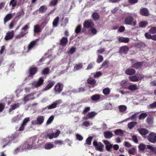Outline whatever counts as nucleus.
Listing matches in <instances>:
<instances>
[{
	"label": "nucleus",
	"mask_w": 156,
	"mask_h": 156,
	"mask_svg": "<svg viewBox=\"0 0 156 156\" xmlns=\"http://www.w3.org/2000/svg\"><path fill=\"white\" fill-rule=\"evenodd\" d=\"M130 80L133 82H137L138 81V76L137 75H136L133 76H130L129 77Z\"/></svg>",
	"instance_id": "f704fd0d"
},
{
	"label": "nucleus",
	"mask_w": 156,
	"mask_h": 156,
	"mask_svg": "<svg viewBox=\"0 0 156 156\" xmlns=\"http://www.w3.org/2000/svg\"><path fill=\"white\" fill-rule=\"evenodd\" d=\"M118 108L119 112L121 113V115L126 114L127 113L126 111L127 107L126 105H119L118 106Z\"/></svg>",
	"instance_id": "f8f14e48"
},
{
	"label": "nucleus",
	"mask_w": 156,
	"mask_h": 156,
	"mask_svg": "<svg viewBox=\"0 0 156 156\" xmlns=\"http://www.w3.org/2000/svg\"><path fill=\"white\" fill-rule=\"evenodd\" d=\"M124 23L127 25L135 26L136 24V22L133 17L129 16L126 17L124 20Z\"/></svg>",
	"instance_id": "f257e3e1"
},
{
	"label": "nucleus",
	"mask_w": 156,
	"mask_h": 156,
	"mask_svg": "<svg viewBox=\"0 0 156 156\" xmlns=\"http://www.w3.org/2000/svg\"><path fill=\"white\" fill-rule=\"evenodd\" d=\"M59 17L57 16L54 20L53 22V26L54 27H56L57 26L58 24L59 21Z\"/></svg>",
	"instance_id": "79ce46f5"
},
{
	"label": "nucleus",
	"mask_w": 156,
	"mask_h": 156,
	"mask_svg": "<svg viewBox=\"0 0 156 156\" xmlns=\"http://www.w3.org/2000/svg\"><path fill=\"white\" fill-rule=\"evenodd\" d=\"M54 116L53 115L51 116L48 120L47 122V124H49L51 123L54 119Z\"/></svg>",
	"instance_id": "680f3d73"
},
{
	"label": "nucleus",
	"mask_w": 156,
	"mask_h": 156,
	"mask_svg": "<svg viewBox=\"0 0 156 156\" xmlns=\"http://www.w3.org/2000/svg\"><path fill=\"white\" fill-rule=\"evenodd\" d=\"M30 118L29 117H27L25 118L23 120L22 124L23 125H24L25 126H26V124L27 123L29 122L30 120Z\"/></svg>",
	"instance_id": "69168bd1"
},
{
	"label": "nucleus",
	"mask_w": 156,
	"mask_h": 156,
	"mask_svg": "<svg viewBox=\"0 0 156 156\" xmlns=\"http://www.w3.org/2000/svg\"><path fill=\"white\" fill-rule=\"evenodd\" d=\"M139 133L142 135H145L148 133V131L144 128L139 129L138 130Z\"/></svg>",
	"instance_id": "c85d7f7f"
},
{
	"label": "nucleus",
	"mask_w": 156,
	"mask_h": 156,
	"mask_svg": "<svg viewBox=\"0 0 156 156\" xmlns=\"http://www.w3.org/2000/svg\"><path fill=\"white\" fill-rule=\"evenodd\" d=\"M92 16L93 19L95 20H98L99 17V14L96 12L92 14Z\"/></svg>",
	"instance_id": "864d4df0"
},
{
	"label": "nucleus",
	"mask_w": 156,
	"mask_h": 156,
	"mask_svg": "<svg viewBox=\"0 0 156 156\" xmlns=\"http://www.w3.org/2000/svg\"><path fill=\"white\" fill-rule=\"evenodd\" d=\"M147 149L149 150L151 153L152 154L155 153L156 151L155 148L154 147L150 145H147Z\"/></svg>",
	"instance_id": "473e14b6"
},
{
	"label": "nucleus",
	"mask_w": 156,
	"mask_h": 156,
	"mask_svg": "<svg viewBox=\"0 0 156 156\" xmlns=\"http://www.w3.org/2000/svg\"><path fill=\"white\" fill-rule=\"evenodd\" d=\"M135 70L131 68L128 69H127L125 71L126 74L128 75H132L135 73Z\"/></svg>",
	"instance_id": "cd10ccee"
},
{
	"label": "nucleus",
	"mask_w": 156,
	"mask_h": 156,
	"mask_svg": "<svg viewBox=\"0 0 156 156\" xmlns=\"http://www.w3.org/2000/svg\"><path fill=\"white\" fill-rule=\"evenodd\" d=\"M60 133V131L58 130H57L56 132L54 134V133L48 134L47 136L50 139H52L53 138H56L57 137Z\"/></svg>",
	"instance_id": "2eb2a0df"
},
{
	"label": "nucleus",
	"mask_w": 156,
	"mask_h": 156,
	"mask_svg": "<svg viewBox=\"0 0 156 156\" xmlns=\"http://www.w3.org/2000/svg\"><path fill=\"white\" fill-rule=\"evenodd\" d=\"M47 9V7L46 5H42L39 8V10L40 12L43 13L45 12Z\"/></svg>",
	"instance_id": "4c0bfd02"
},
{
	"label": "nucleus",
	"mask_w": 156,
	"mask_h": 156,
	"mask_svg": "<svg viewBox=\"0 0 156 156\" xmlns=\"http://www.w3.org/2000/svg\"><path fill=\"white\" fill-rule=\"evenodd\" d=\"M137 124L136 122H131L129 123L128 124V126L129 129H132Z\"/></svg>",
	"instance_id": "49530a36"
},
{
	"label": "nucleus",
	"mask_w": 156,
	"mask_h": 156,
	"mask_svg": "<svg viewBox=\"0 0 156 156\" xmlns=\"http://www.w3.org/2000/svg\"><path fill=\"white\" fill-rule=\"evenodd\" d=\"M103 60V58L102 56L98 55L97 62L98 63H100Z\"/></svg>",
	"instance_id": "5fc2aeb1"
},
{
	"label": "nucleus",
	"mask_w": 156,
	"mask_h": 156,
	"mask_svg": "<svg viewBox=\"0 0 156 156\" xmlns=\"http://www.w3.org/2000/svg\"><path fill=\"white\" fill-rule=\"evenodd\" d=\"M142 65V63L141 62H136L134 64L133 67L136 69H138Z\"/></svg>",
	"instance_id": "3c124183"
},
{
	"label": "nucleus",
	"mask_w": 156,
	"mask_h": 156,
	"mask_svg": "<svg viewBox=\"0 0 156 156\" xmlns=\"http://www.w3.org/2000/svg\"><path fill=\"white\" fill-rule=\"evenodd\" d=\"M140 13L141 15L145 16H147L149 14L148 9L146 8L141 9L140 11Z\"/></svg>",
	"instance_id": "a878e982"
},
{
	"label": "nucleus",
	"mask_w": 156,
	"mask_h": 156,
	"mask_svg": "<svg viewBox=\"0 0 156 156\" xmlns=\"http://www.w3.org/2000/svg\"><path fill=\"white\" fill-rule=\"evenodd\" d=\"M147 145L143 144H141L138 146L139 150L140 151H143L145 149H147Z\"/></svg>",
	"instance_id": "e433bc0d"
},
{
	"label": "nucleus",
	"mask_w": 156,
	"mask_h": 156,
	"mask_svg": "<svg viewBox=\"0 0 156 156\" xmlns=\"http://www.w3.org/2000/svg\"><path fill=\"white\" fill-rule=\"evenodd\" d=\"M44 116H38L36 119V120H32L31 122L32 124L36 125H41L44 122Z\"/></svg>",
	"instance_id": "20e7f679"
},
{
	"label": "nucleus",
	"mask_w": 156,
	"mask_h": 156,
	"mask_svg": "<svg viewBox=\"0 0 156 156\" xmlns=\"http://www.w3.org/2000/svg\"><path fill=\"white\" fill-rule=\"evenodd\" d=\"M111 90L108 87H106L103 90V93L105 95H108L109 94Z\"/></svg>",
	"instance_id": "58836bf2"
},
{
	"label": "nucleus",
	"mask_w": 156,
	"mask_h": 156,
	"mask_svg": "<svg viewBox=\"0 0 156 156\" xmlns=\"http://www.w3.org/2000/svg\"><path fill=\"white\" fill-rule=\"evenodd\" d=\"M87 82L90 84H94L96 83V81L94 79L90 78L87 80Z\"/></svg>",
	"instance_id": "8fccbe9b"
},
{
	"label": "nucleus",
	"mask_w": 156,
	"mask_h": 156,
	"mask_svg": "<svg viewBox=\"0 0 156 156\" xmlns=\"http://www.w3.org/2000/svg\"><path fill=\"white\" fill-rule=\"evenodd\" d=\"M92 125V123H90L89 121H85L83 122V125L85 126L86 127H88L90 125Z\"/></svg>",
	"instance_id": "13d9d810"
},
{
	"label": "nucleus",
	"mask_w": 156,
	"mask_h": 156,
	"mask_svg": "<svg viewBox=\"0 0 156 156\" xmlns=\"http://www.w3.org/2000/svg\"><path fill=\"white\" fill-rule=\"evenodd\" d=\"M147 116V115L146 113H142L140 115L139 117L140 119H144Z\"/></svg>",
	"instance_id": "774afa93"
},
{
	"label": "nucleus",
	"mask_w": 156,
	"mask_h": 156,
	"mask_svg": "<svg viewBox=\"0 0 156 156\" xmlns=\"http://www.w3.org/2000/svg\"><path fill=\"white\" fill-rule=\"evenodd\" d=\"M119 40L121 42L127 43L129 41V39L128 37H121L119 38Z\"/></svg>",
	"instance_id": "72a5a7b5"
},
{
	"label": "nucleus",
	"mask_w": 156,
	"mask_h": 156,
	"mask_svg": "<svg viewBox=\"0 0 156 156\" xmlns=\"http://www.w3.org/2000/svg\"><path fill=\"white\" fill-rule=\"evenodd\" d=\"M93 145L95 147V148L100 151H102L104 148V145L101 142H98L94 141L93 142Z\"/></svg>",
	"instance_id": "423d86ee"
},
{
	"label": "nucleus",
	"mask_w": 156,
	"mask_h": 156,
	"mask_svg": "<svg viewBox=\"0 0 156 156\" xmlns=\"http://www.w3.org/2000/svg\"><path fill=\"white\" fill-rule=\"evenodd\" d=\"M104 136L106 138H110L112 136V133L110 131H106L104 133Z\"/></svg>",
	"instance_id": "2f4dec72"
},
{
	"label": "nucleus",
	"mask_w": 156,
	"mask_h": 156,
	"mask_svg": "<svg viewBox=\"0 0 156 156\" xmlns=\"http://www.w3.org/2000/svg\"><path fill=\"white\" fill-rule=\"evenodd\" d=\"M128 81L127 80H122L120 83L121 86L124 88L127 89L128 83Z\"/></svg>",
	"instance_id": "bb28decb"
},
{
	"label": "nucleus",
	"mask_w": 156,
	"mask_h": 156,
	"mask_svg": "<svg viewBox=\"0 0 156 156\" xmlns=\"http://www.w3.org/2000/svg\"><path fill=\"white\" fill-rule=\"evenodd\" d=\"M37 70V68L36 67H31L29 69V74L28 76V79L30 78L31 79L33 78V76L35 75Z\"/></svg>",
	"instance_id": "1a4fd4ad"
},
{
	"label": "nucleus",
	"mask_w": 156,
	"mask_h": 156,
	"mask_svg": "<svg viewBox=\"0 0 156 156\" xmlns=\"http://www.w3.org/2000/svg\"><path fill=\"white\" fill-rule=\"evenodd\" d=\"M115 134L118 136H122L124 133V131L121 129H117L115 130Z\"/></svg>",
	"instance_id": "c9c22d12"
},
{
	"label": "nucleus",
	"mask_w": 156,
	"mask_h": 156,
	"mask_svg": "<svg viewBox=\"0 0 156 156\" xmlns=\"http://www.w3.org/2000/svg\"><path fill=\"white\" fill-rule=\"evenodd\" d=\"M83 26L87 28L92 27L94 26V23L91 20H86L84 22Z\"/></svg>",
	"instance_id": "ddd939ff"
},
{
	"label": "nucleus",
	"mask_w": 156,
	"mask_h": 156,
	"mask_svg": "<svg viewBox=\"0 0 156 156\" xmlns=\"http://www.w3.org/2000/svg\"><path fill=\"white\" fill-rule=\"evenodd\" d=\"M62 103V101L61 99L56 100L51 105L47 106L46 108L49 109L55 108L56 107L57 105H59Z\"/></svg>",
	"instance_id": "9d476101"
},
{
	"label": "nucleus",
	"mask_w": 156,
	"mask_h": 156,
	"mask_svg": "<svg viewBox=\"0 0 156 156\" xmlns=\"http://www.w3.org/2000/svg\"><path fill=\"white\" fill-rule=\"evenodd\" d=\"M34 94V93H33L28 95H25L23 101L24 102V104L29 100L34 99V97L33 96Z\"/></svg>",
	"instance_id": "6e6552de"
},
{
	"label": "nucleus",
	"mask_w": 156,
	"mask_h": 156,
	"mask_svg": "<svg viewBox=\"0 0 156 156\" xmlns=\"http://www.w3.org/2000/svg\"><path fill=\"white\" fill-rule=\"evenodd\" d=\"M23 151L24 150H30L31 149L30 144L27 142L21 145Z\"/></svg>",
	"instance_id": "412c9836"
},
{
	"label": "nucleus",
	"mask_w": 156,
	"mask_h": 156,
	"mask_svg": "<svg viewBox=\"0 0 156 156\" xmlns=\"http://www.w3.org/2000/svg\"><path fill=\"white\" fill-rule=\"evenodd\" d=\"M13 137H7L4 140H3V144H5L3 146L2 148L5 147V146L10 143L11 142V140H12L13 139Z\"/></svg>",
	"instance_id": "f3484780"
},
{
	"label": "nucleus",
	"mask_w": 156,
	"mask_h": 156,
	"mask_svg": "<svg viewBox=\"0 0 156 156\" xmlns=\"http://www.w3.org/2000/svg\"><path fill=\"white\" fill-rule=\"evenodd\" d=\"M148 140L151 143H155L156 142V133H151L148 135L147 137Z\"/></svg>",
	"instance_id": "39448f33"
},
{
	"label": "nucleus",
	"mask_w": 156,
	"mask_h": 156,
	"mask_svg": "<svg viewBox=\"0 0 156 156\" xmlns=\"http://www.w3.org/2000/svg\"><path fill=\"white\" fill-rule=\"evenodd\" d=\"M63 85L62 84L58 83L55 86V91L56 92L60 93L62 90Z\"/></svg>",
	"instance_id": "dca6fc26"
},
{
	"label": "nucleus",
	"mask_w": 156,
	"mask_h": 156,
	"mask_svg": "<svg viewBox=\"0 0 156 156\" xmlns=\"http://www.w3.org/2000/svg\"><path fill=\"white\" fill-rule=\"evenodd\" d=\"M44 80L42 77H40L38 81H33L31 83V87L33 88H37L43 84Z\"/></svg>",
	"instance_id": "f03ea898"
},
{
	"label": "nucleus",
	"mask_w": 156,
	"mask_h": 156,
	"mask_svg": "<svg viewBox=\"0 0 156 156\" xmlns=\"http://www.w3.org/2000/svg\"><path fill=\"white\" fill-rule=\"evenodd\" d=\"M58 0H52L50 3V5L51 6L56 5L58 2Z\"/></svg>",
	"instance_id": "0e129e2a"
},
{
	"label": "nucleus",
	"mask_w": 156,
	"mask_h": 156,
	"mask_svg": "<svg viewBox=\"0 0 156 156\" xmlns=\"http://www.w3.org/2000/svg\"><path fill=\"white\" fill-rule=\"evenodd\" d=\"M97 114V113L94 112H92L88 113L86 116H84L83 118L85 120L88 119H91L94 117Z\"/></svg>",
	"instance_id": "9b49d317"
},
{
	"label": "nucleus",
	"mask_w": 156,
	"mask_h": 156,
	"mask_svg": "<svg viewBox=\"0 0 156 156\" xmlns=\"http://www.w3.org/2000/svg\"><path fill=\"white\" fill-rule=\"evenodd\" d=\"M38 140L37 139L35 138H30L29 140V144H30V147H31V149H34L36 146L37 145V143Z\"/></svg>",
	"instance_id": "0eeeda50"
},
{
	"label": "nucleus",
	"mask_w": 156,
	"mask_h": 156,
	"mask_svg": "<svg viewBox=\"0 0 156 156\" xmlns=\"http://www.w3.org/2000/svg\"><path fill=\"white\" fill-rule=\"evenodd\" d=\"M55 84L54 81H49L45 87L43 89V91H45L49 90Z\"/></svg>",
	"instance_id": "4468645a"
},
{
	"label": "nucleus",
	"mask_w": 156,
	"mask_h": 156,
	"mask_svg": "<svg viewBox=\"0 0 156 156\" xmlns=\"http://www.w3.org/2000/svg\"><path fill=\"white\" fill-rule=\"evenodd\" d=\"M68 41L67 38L65 37H63L60 40V44L62 46H65L67 44Z\"/></svg>",
	"instance_id": "c756f323"
},
{
	"label": "nucleus",
	"mask_w": 156,
	"mask_h": 156,
	"mask_svg": "<svg viewBox=\"0 0 156 156\" xmlns=\"http://www.w3.org/2000/svg\"><path fill=\"white\" fill-rule=\"evenodd\" d=\"M15 13H9L4 18V23H5L6 22L10 20L14 16Z\"/></svg>",
	"instance_id": "4be33fe9"
},
{
	"label": "nucleus",
	"mask_w": 156,
	"mask_h": 156,
	"mask_svg": "<svg viewBox=\"0 0 156 156\" xmlns=\"http://www.w3.org/2000/svg\"><path fill=\"white\" fill-rule=\"evenodd\" d=\"M129 51V48L127 46H124L121 47L119 52L120 53L126 54Z\"/></svg>",
	"instance_id": "5701e85b"
},
{
	"label": "nucleus",
	"mask_w": 156,
	"mask_h": 156,
	"mask_svg": "<svg viewBox=\"0 0 156 156\" xmlns=\"http://www.w3.org/2000/svg\"><path fill=\"white\" fill-rule=\"evenodd\" d=\"M149 32L152 34L156 33V27H151L149 30Z\"/></svg>",
	"instance_id": "052dcab7"
},
{
	"label": "nucleus",
	"mask_w": 156,
	"mask_h": 156,
	"mask_svg": "<svg viewBox=\"0 0 156 156\" xmlns=\"http://www.w3.org/2000/svg\"><path fill=\"white\" fill-rule=\"evenodd\" d=\"M40 27L39 25H37L34 27V32L35 33H37L40 31Z\"/></svg>",
	"instance_id": "4d7b16f0"
},
{
	"label": "nucleus",
	"mask_w": 156,
	"mask_h": 156,
	"mask_svg": "<svg viewBox=\"0 0 156 156\" xmlns=\"http://www.w3.org/2000/svg\"><path fill=\"white\" fill-rule=\"evenodd\" d=\"M103 142L105 145L106 150L108 151H110L112 147V145L107 140H103Z\"/></svg>",
	"instance_id": "6ab92c4d"
},
{
	"label": "nucleus",
	"mask_w": 156,
	"mask_h": 156,
	"mask_svg": "<svg viewBox=\"0 0 156 156\" xmlns=\"http://www.w3.org/2000/svg\"><path fill=\"white\" fill-rule=\"evenodd\" d=\"M56 146L53 144L49 142L46 143L44 146V148L45 149L49 150L54 147H55Z\"/></svg>",
	"instance_id": "b1692460"
},
{
	"label": "nucleus",
	"mask_w": 156,
	"mask_h": 156,
	"mask_svg": "<svg viewBox=\"0 0 156 156\" xmlns=\"http://www.w3.org/2000/svg\"><path fill=\"white\" fill-rule=\"evenodd\" d=\"M14 34V30H12L11 32H8L5 35V39L8 40L11 39L13 37Z\"/></svg>",
	"instance_id": "aec40b11"
},
{
	"label": "nucleus",
	"mask_w": 156,
	"mask_h": 156,
	"mask_svg": "<svg viewBox=\"0 0 156 156\" xmlns=\"http://www.w3.org/2000/svg\"><path fill=\"white\" fill-rule=\"evenodd\" d=\"M17 5L16 0H11L9 3V5L12 6V9H14Z\"/></svg>",
	"instance_id": "c03bdc74"
},
{
	"label": "nucleus",
	"mask_w": 156,
	"mask_h": 156,
	"mask_svg": "<svg viewBox=\"0 0 156 156\" xmlns=\"http://www.w3.org/2000/svg\"><path fill=\"white\" fill-rule=\"evenodd\" d=\"M139 86L136 84H132L128 86L127 89L133 91L137 90L139 89Z\"/></svg>",
	"instance_id": "a211bd4d"
},
{
	"label": "nucleus",
	"mask_w": 156,
	"mask_h": 156,
	"mask_svg": "<svg viewBox=\"0 0 156 156\" xmlns=\"http://www.w3.org/2000/svg\"><path fill=\"white\" fill-rule=\"evenodd\" d=\"M36 42L35 41H32L31 42L28 47V50H30L35 46Z\"/></svg>",
	"instance_id": "603ef678"
},
{
	"label": "nucleus",
	"mask_w": 156,
	"mask_h": 156,
	"mask_svg": "<svg viewBox=\"0 0 156 156\" xmlns=\"http://www.w3.org/2000/svg\"><path fill=\"white\" fill-rule=\"evenodd\" d=\"M148 24V22L146 21H142L139 23V26L141 27H144Z\"/></svg>",
	"instance_id": "37998d69"
},
{
	"label": "nucleus",
	"mask_w": 156,
	"mask_h": 156,
	"mask_svg": "<svg viewBox=\"0 0 156 156\" xmlns=\"http://www.w3.org/2000/svg\"><path fill=\"white\" fill-rule=\"evenodd\" d=\"M145 46L144 43L143 42L137 43L136 44V47L138 48H143Z\"/></svg>",
	"instance_id": "09e8293b"
},
{
	"label": "nucleus",
	"mask_w": 156,
	"mask_h": 156,
	"mask_svg": "<svg viewBox=\"0 0 156 156\" xmlns=\"http://www.w3.org/2000/svg\"><path fill=\"white\" fill-rule=\"evenodd\" d=\"M93 137L92 136H90L88 137L86 140V144L90 145L91 144V140Z\"/></svg>",
	"instance_id": "6e6d98bb"
},
{
	"label": "nucleus",
	"mask_w": 156,
	"mask_h": 156,
	"mask_svg": "<svg viewBox=\"0 0 156 156\" xmlns=\"http://www.w3.org/2000/svg\"><path fill=\"white\" fill-rule=\"evenodd\" d=\"M20 105V104L19 103L17 102L11 105V108L9 110V112L11 113V111L16 108L19 107Z\"/></svg>",
	"instance_id": "393cba45"
},
{
	"label": "nucleus",
	"mask_w": 156,
	"mask_h": 156,
	"mask_svg": "<svg viewBox=\"0 0 156 156\" xmlns=\"http://www.w3.org/2000/svg\"><path fill=\"white\" fill-rule=\"evenodd\" d=\"M81 30V25H78L75 30V32L76 33H79Z\"/></svg>",
	"instance_id": "338daca9"
},
{
	"label": "nucleus",
	"mask_w": 156,
	"mask_h": 156,
	"mask_svg": "<svg viewBox=\"0 0 156 156\" xmlns=\"http://www.w3.org/2000/svg\"><path fill=\"white\" fill-rule=\"evenodd\" d=\"M153 118L152 116H150L147 118V122L148 124H152L153 122Z\"/></svg>",
	"instance_id": "ea45409f"
},
{
	"label": "nucleus",
	"mask_w": 156,
	"mask_h": 156,
	"mask_svg": "<svg viewBox=\"0 0 156 156\" xmlns=\"http://www.w3.org/2000/svg\"><path fill=\"white\" fill-rule=\"evenodd\" d=\"M23 151L20 146L15 149L13 151V153L14 154H16L19 152H22Z\"/></svg>",
	"instance_id": "7c9ffc66"
},
{
	"label": "nucleus",
	"mask_w": 156,
	"mask_h": 156,
	"mask_svg": "<svg viewBox=\"0 0 156 156\" xmlns=\"http://www.w3.org/2000/svg\"><path fill=\"white\" fill-rule=\"evenodd\" d=\"M136 149L134 147H133L131 148L130 149L128 152L129 153L132 155H134L135 153Z\"/></svg>",
	"instance_id": "bf43d9fd"
},
{
	"label": "nucleus",
	"mask_w": 156,
	"mask_h": 156,
	"mask_svg": "<svg viewBox=\"0 0 156 156\" xmlns=\"http://www.w3.org/2000/svg\"><path fill=\"white\" fill-rule=\"evenodd\" d=\"M100 98V95L99 94H95L92 96L91 99L92 100L96 101L98 100Z\"/></svg>",
	"instance_id": "de8ad7c7"
},
{
	"label": "nucleus",
	"mask_w": 156,
	"mask_h": 156,
	"mask_svg": "<svg viewBox=\"0 0 156 156\" xmlns=\"http://www.w3.org/2000/svg\"><path fill=\"white\" fill-rule=\"evenodd\" d=\"M97 33V30L94 28H91L88 31V33L90 34H93V35L96 34Z\"/></svg>",
	"instance_id": "a18cd8bd"
},
{
	"label": "nucleus",
	"mask_w": 156,
	"mask_h": 156,
	"mask_svg": "<svg viewBox=\"0 0 156 156\" xmlns=\"http://www.w3.org/2000/svg\"><path fill=\"white\" fill-rule=\"evenodd\" d=\"M49 72V69L48 68L44 69L42 71V74L44 75L48 74Z\"/></svg>",
	"instance_id": "e2e57ef3"
},
{
	"label": "nucleus",
	"mask_w": 156,
	"mask_h": 156,
	"mask_svg": "<svg viewBox=\"0 0 156 156\" xmlns=\"http://www.w3.org/2000/svg\"><path fill=\"white\" fill-rule=\"evenodd\" d=\"M29 26L27 25H25L22 29L20 34L16 36V38H20L24 36L27 33V29L29 28Z\"/></svg>",
	"instance_id": "7ed1b4c3"
},
{
	"label": "nucleus",
	"mask_w": 156,
	"mask_h": 156,
	"mask_svg": "<svg viewBox=\"0 0 156 156\" xmlns=\"http://www.w3.org/2000/svg\"><path fill=\"white\" fill-rule=\"evenodd\" d=\"M83 66V64L81 63H79L76 64L74 66V70L75 71L79 70L81 69Z\"/></svg>",
	"instance_id": "a19ab883"
}]
</instances>
